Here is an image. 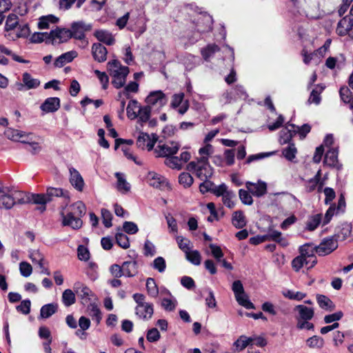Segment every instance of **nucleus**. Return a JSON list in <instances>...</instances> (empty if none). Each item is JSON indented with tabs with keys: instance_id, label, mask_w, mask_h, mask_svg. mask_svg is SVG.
Here are the masks:
<instances>
[{
	"instance_id": "18",
	"label": "nucleus",
	"mask_w": 353,
	"mask_h": 353,
	"mask_svg": "<svg viewBox=\"0 0 353 353\" xmlns=\"http://www.w3.org/2000/svg\"><path fill=\"white\" fill-rule=\"evenodd\" d=\"M60 108V99L58 97H49L41 105L40 108L45 112H54Z\"/></svg>"
},
{
	"instance_id": "56",
	"label": "nucleus",
	"mask_w": 353,
	"mask_h": 353,
	"mask_svg": "<svg viewBox=\"0 0 353 353\" xmlns=\"http://www.w3.org/2000/svg\"><path fill=\"white\" fill-rule=\"evenodd\" d=\"M177 305L176 299H171L168 298H163L161 301V306L166 311H173L175 310Z\"/></svg>"
},
{
	"instance_id": "63",
	"label": "nucleus",
	"mask_w": 353,
	"mask_h": 353,
	"mask_svg": "<svg viewBox=\"0 0 353 353\" xmlns=\"http://www.w3.org/2000/svg\"><path fill=\"white\" fill-rule=\"evenodd\" d=\"M305 258L302 256H297L292 261V267L295 272H299L304 265H305Z\"/></svg>"
},
{
	"instance_id": "31",
	"label": "nucleus",
	"mask_w": 353,
	"mask_h": 353,
	"mask_svg": "<svg viewBox=\"0 0 353 353\" xmlns=\"http://www.w3.org/2000/svg\"><path fill=\"white\" fill-rule=\"evenodd\" d=\"M88 313L92 317L93 321H95L99 324L102 319L101 312L97 305L95 303H90L88 306Z\"/></svg>"
},
{
	"instance_id": "54",
	"label": "nucleus",
	"mask_w": 353,
	"mask_h": 353,
	"mask_svg": "<svg viewBox=\"0 0 353 353\" xmlns=\"http://www.w3.org/2000/svg\"><path fill=\"white\" fill-rule=\"evenodd\" d=\"M31 41L33 43H41L46 41V43H51L50 33L47 32H38L32 35Z\"/></svg>"
},
{
	"instance_id": "17",
	"label": "nucleus",
	"mask_w": 353,
	"mask_h": 353,
	"mask_svg": "<svg viewBox=\"0 0 353 353\" xmlns=\"http://www.w3.org/2000/svg\"><path fill=\"white\" fill-rule=\"evenodd\" d=\"M338 150L337 148H330L327 151L325 155L323 163L330 167H335L339 169L341 165H339L338 161Z\"/></svg>"
},
{
	"instance_id": "50",
	"label": "nucleus",
	"mask_w": 353,
	"mask_h": 353,
	"mask_svg": "<svg viewBox=\"0 0 353 353\" xmlns=\"http://www.w3.org/2000/svg\"><path fill=\"white\" fill-rule=\"evenodd\" d=\"M117 243L123 249L130 247V241L128 236L123 233L118 232L115 235Z\"/></svg>"
},
{
	"instance_id": "4",
	"label": "nucleus",
	"mask_w": 353,
	"mask_h": 353,
	"mask_svg": "<svg viewBox=\"0 0 353 353\" xmlns=\"http://www.w3.org/2000/svg\"><path fill=\"white\" fill-rule=\"evenodd\" d=\"M232 290L239 305L248 310L254 309V305L248 299V296L245 293L244 288L241 281H234L232 285Z\"/></svg>"
},
{
	"instance_id": "44",
	"label": "nucleus",
	"mask_w": 353,
	"mask_h": 353,
	"mask_svg": "<svg viewBox=\"0 0 353 353\" xmlns=\"http://www.w3.org/2000/svg\"><path fill=\"white\" fill-rule=\"evenodd\" d=\"M185 256L188 261L195 265H199L201 263V256L197 250H189L185 253Z\"/></svg>"
},
{
	"instance_id": "26",
	"label": "nucleus",
	"mask_w": 353,
	"mask_h": 353,
	"mask_svg": "<svg viewBox=\"0 0 353 353\" xmlns=\"http://www.w3.org/2000/svg\"><path fill=\"white\" fill-rule=\"evenodd\" d=\"M57 303H48L43 305L40 310V316L42 319H48L57 312Z\"/></svg>"
},
{
	"instance_id": "40",
	"label": "nucleus",
	"mask_w": 353,
	"mask_h": 353,
	"mask_svg": "<svg viewBox=\"0 0 353 353\" xmlns=\"http://www.w3.org/2000/svg\"><path fill=\"white\" fill-rule=\"evenodd\" d=\"M46 195L48 198H50V201L53 196H63L66 199H69L68 192L63 191L61 188H56L50 187L47 189Z\"/></svg>"
},
{
	"instance_id": "33",
	"label": "nucleus",
	"mask_w": 353,
	"mask_h": 353,
	"mask_svg": "<svg viewBox=\"0 0 353 353\" xmlns=\"http://www.w3.org/2000/svg\"><path fill=\"white\" fill-rule=\"evenodd\" d=\"M4 134L8 139L14 141H18L25 137V132L10 128L5 130Z\"/></svg>"
},
{
	"instance_id": "5",
	"label": "nucleus",
	"mask_w": 353,
	"mask_h": 353,
	"mask_svg": "<svg viewBox=\"0 0 353 353\" xmlns=\"http://www.w3.org/2000/svg\"><path fill=\"white\" fill-rule=\"evenodd\" d=\"M168 99L167 96L161 90H156L150 92L148 96L145 99V102L148 105L152 108V106L157 105L159 108H161L166 105Z\"/></svg>"
},
{
	"instance_id": "37",
	"label": "nucleus",
	"mask_w": 353,
	"mask_h": 353,
	"mask_svg": "<svg viewBox=\"0 0 353 353\" xmlns=\"http://www.w3.org/2000/svg\"><path fill=\"white\" fill-rule=\"evenodd\" d=\"M306 345L310 348L321 349L324 345V340L322 337L314 335L306 340Z\"/></svg>"
},
{
	"instance_id": "35",
	"label": "nucleus",
	"mask_w": 353,
	"mask_h": 353,
	"mask_svg": "<svg viewBox=\"0 0 353 353\" xmlns=\"http://www.w3.org/2000/svg\"><path fill=\"white\" fill-rule=\"evenodd\" d=\"M75 292L72 290L67 289L62 294V302L65 306L69 307L74 304L76 301Z\"/></svg>"
},
{
	"instance_id": "24",
	"label": "nucleus",
	"mask_w": 353,
	"mask_h": 353,
	"mask_svg": "<svg viewBox=\"0 0 353 353\" xmlns=\"http://www.w3.org/2000/svg\"><path fill=\"white\" fill-rule=\"evenodd\" d=\"M122 266L125 276L132 277L138 273V265L136 261H125Z\"/></svg>"
},
{
	"instance_id": "64",
	"label": "nucleus",
	"mask_w": 353,
	"mask_h": 353,
	"mask_svg": "<svg viewBox=\"0 0 353 353\" xmlns=\"http://www.w3.org/2000/svg\"><path fill=\"white\" fill-rule=\"evenodd\" d=\"M123 228L125 232L129 234H134L139 230L137 225L132 221H125L123 225Z\"/></svg>"
},
{
	"instance_id": "32",
	"label": "nucleus",
	"mask_w": 353,
	"mask_h": 353,
	"mask_svg": "<svg viewBox=\"0 0 353 353\" xmlns=\"http://www.w3.org/2000/svg\"><path fill=\"white\" fill-rule=\"evenodd\" d=\"M115 176L117 179V188L122 193H126L130 190V185L123 178V174L120 172H116Z\"/></svg>"
},
{
	"instance_id": "42",
	"label": "nucleus",
	"mask_w": 353,
	"mask_h": 353,
	"mask_svg": "<svg viewBox=\"0 0 353 353\" xmlns=\"http://www.w3.org/2000/svg\"><path fill=\"white\" fill-rule=\"evenodd\" d=\"M299 255L303 258H309L312 256H315L314 252H316L315 248L312 246V244L305 243L299 247Z\"/></svg>"
},
{
	"instance_id": "45",
	"label": "nucleus",
	"mask_w": 353,
	"mask_h": 353,
	"mask_svg": "<svg viewBox=\"0 0 353 353\" xmlns=\"http://www.w3.org/2000/svg\"><path fill=\"white\" fill-rule=\"evenodd\" d=\"M250 337L242 335L234 342V345L237 350L241 351L246 347H250Z\"/></svg>"
},
{
	"instance_id": "21",
	"label": "nucleus",
	"mask_w": 353,
	"mask_h": 353,
	"mask_svg": "<svg viewBox=\"0 0 353 353\" xmlns=\"http://www.w3.org/2000/svg\"><path fill=\"white\" fill-rule=\"evenodd\" d=\"M77 57V52L76 51L72 50L67 52L61 54L55 59L54 65L56 68H61L65 64L71 62Z\"/></svg>"
},
{
	"instance_id": "59",
	"label": "nucleus",
	"mask_w": 353,
	"mask_h": 353,
	"mask_svg": "<svg viewBox=\"0 0 353 353\" xmlns=\"http://www.w3.org/2000/svg\"><path fill=\"white\" fill-rule=\"evenodd\" d=\"M235 194L233 191L230 190L225 195L222 196L223 203L225 206L229 208H232L234 206L233 199L235 198Z\"/></svg>"
},
{
	"instance_id": "20",
	"label": "nucleus",
	"mask_w": 353,
	"mask_h": 353,
	"mask_svg": "<svg viewBox=\"0 0 353 353\" xmlns=\"http://www.w3.org/2000/svg\"><path fill=\"white\" fill-rule=\"evenodd\" d=\"M135 310L136 314L139 318L148 320L150 319L153 314V305L152 303H147L145 304L137 305Z\"/></svg>"
},
{
	"instance_id": "9",
	"label": "nucleus",
	"mask_w": 353,
	"mask_h": 353,
	"mask_svg": "<svg viewBox=\"0 0 353 353\" xmlns=\"http://www.w3.org/2000/svg\"><path fill=\"white\" fill-rule=\"evenodd\" d=\"M245 187L249 192L256 197H261L267 193V183L261 180H258L256 183L247 181Z\"/></svg>"
},
{
	"instance_id": "60",
	"label": "nucleus",
	"mask_w": 353,
	"mask_h": 353,
	"mask_svg": "<svg viewBox=\"0 0 353 353\" xmlns=\"http://www.w3.org/2000/svg\"><path fill=\"white\" fill-rule=\"evenodd\" d=\"M156 254L154 245L149 240H146L143 246V254L146 256H153Z\"/></svg>"
},
{
	"instance_id": "38",
	"label": "nucleus",
	"mask_w": 353,
	"mask_h": 353,
	"mask_svg": "<svg viewBox=\"0 0 353 353\" xmlns=\"http://www.w3.org/2000/svg\"><path fill=\"white\" fill-rule=\"evenodd\" d=\"M219 47L216 44H209L205 48L201 49V54L205 61L212 57L215 52L219 51Z\"/></svg>"
},
{
	"instance_id": "62",
	"label": "nucleus",
	"mask_w": 353,
	"mask_h": 353,
	"mask_svg": "<svg viewBox=\"0 0 353 353\" xmlns=\"http://www.w3.org/2000/svg\"><path fill=\"white\" fill-rule=\"evenodd\" d=\"M283 296L292 300L301 301L305 298L306 294L301 292L287 290L286 292H283Z\"/></svg>"
},
{
	"instance_id": "23",
	"label": "nucleus",
	"mask_w": 353,
	"mask_h": 353,
	"mask_svg": "<svg viewBox=\"0 0 353 353\" xmlns=\"http://www.w3.org/2000/svg\"><path fill=\"white\" fill-rule=\"evenodd\" d=\"M12 195L15 204H25L31 202L30 196L24 192L19 191L12 188Z\"/></svg>"
},
{
	"instance_id": "1",
	"label": "nucleus",
	"mask_w": 353,
	"mask_h": 353,
	"mask_svg": "<svg viewBox=\"0 0 353 353\" xmlns=\"http://www.w3.org/2000/svg\"><path fill=\"white\" fill-rule=\"evenodd\" d=\"M86 207L85 204L78 201L70 205H66L60 211L61 224L73 230H79L83 225L82 217L85 214Z\"/></svg>"
},
{
	"instance_id": "16",
	"label": "nucleus",
	"mask_w": 353,
	"mask_h": 353,
	"mask_svg": "<svg viewBox=\"0 0 353 353\" xmlns=\"http://www.w3.org/2000/svg\"><path fill=\"white\" fill-rule=\"evenodd\" d=\"M108 50L106 48L99 43H94L92 46V54L95 61L99 63L104 62L107 59Z\"/></svg>"
},
{
	"instance_id": "14",
	"label": "nucleus",
	"mask_w": 353,
	"mask_h": 353,
	"mask_svg": "<svg viewBox=\"0 0 353 353\" xmlns=\"http://www.w3.org/2000/svg\"><path fill=\"white\" fill-rule=\"evenodd\" d=\"M296 134V125L288 123L279 132V142L281 145L290 143L293 136Z\"/></svg>"
},
{
	"instance_id": "51",
	"label": "nucleus",
	"mask_w": 353,
	"mask_h": 353,
	"mask_svg": "<svg viewBox=\"0 0 353 353\" xmlns=\"http://www.w3.org/2000/svg\"><path fill=\"white\" fill-rule=\"evenodd\" d=\"M102 221L104 226L107 228H110L112 225V214L110 210L102 208L101 210Z\"/></svg>"
},
{
	"instance_id": "25",
	"label": "nucleus",
	"mask_w": 353,
	"mask_h": 353,
	"mask_svg": "<svg viewBox=\"0 0 353 353\" xmlns=\"http://www.w3.org/2000/svg\"><path fill=\"white\" fill-rule=\"evenodd\" d=\"M316 301L321 308L330 312L334 310V304L327 296L323 294H317Z\"/></svg>"
},
{
	"instance_id": "57",
	"label": "nucleus",
	"mask_w": 353,
	"mask_h": 353,
	"mask_svg": "<svg viewBox=\"0 0 353 353\" xmlns=\"http://www.w3.org/2000/svg\"><path fill=\"white\" fill-rule=\"evenodd\" d=\"M348 23L347 17H345L342 19L337 24L336 32L339 35H345L348 32L349 29L347 28V24Z\"/></svg>"
},
{
	"instance_id": "29",
	"label": "nucleus",
	"mask_w": 353,
	"mask_h": 353,
	"mask_svg": "<svg viewBox=\"0 0 353 353\" xmlns=\"http://www.w3.org/2000/svg\"><path fill=\"white\" fill-rule=\"evenodd\" d=\"M151 114V107L150 105L139 106L137 112L138 121L139 123H145L149 121Z\"/></svg>"
},
{
	"instance_id": "3",
	"label": "nucleus",
	"mask_w": 353,
	"mask_h": 353,
	"mask_svg": "<svg viewBox=\"0 0 353 353\" xmlns=\"http://www.w3.org/2000/svg\"><path fill=\"white\" fill-rule=\"evenodd\" d=\"M188 170L195 173L200 180L208 179L213 174V169L210 166L207 157L197 159L196 161H191L188 165Z\"/></svg>"
},
{
	"instance_id": "34",
	"label": "nucleus",
	"mask_w": 353,
	"mask_h": 353,
	"mask_svg": "<svg viewBox=\"0 0 353 353\" xmlns=\"http://www.w3.org/2000/svg\"><path fill=\"white\" fill-rule=\"evenodd\" d=\"M325 87L321 85H316V86L312 90L308 101L314 103L315 104H319L321 102V94L324 90Z\"/></svg>"
},
{
	"instance_id": "12",
	"label": "nucleus",
	"mask_w": 353,
	"mask_h": 353,
	"mask_svg": "<svg viewBox=\"0 0 353 353\" xmlns=\"http://www.w3.org/2000/svg\"><path fill=\"white\" fill-rule=\"evenodd\" d=\"M91 29V26L89 24H85L83 21H77L74 22L71 26L70 32L72 34V37H74L76 39H83L85 37L84 32L85 31L90 30Z\"/></svg>"
},
{
	"instance_id": "46",
	"label": "nucleus",
	"mask_w": 353,
	"mask_h": 353,
	"mask_svg": "<svg viewBox=\"0 0 353 353\" xmlns=\"http://www.w3.org/2000/svg\"><path fill=\"white\" fill-rule=\"evenodd\" d=\"M19 24V18L18 16L15 14H10L8 15L5 28L6 30H12L15 29Z\"/></svg>"
},
{
	"instance_id": "10",
	"label": "nucleus",
	"mask_w": 353,
	"mask_h": 353,
	"mask_svg": "<svg viewBox=\"0 0 353 353\" xmlns=\"http://www.w3.org/2000/svg\"><path fill=\"white\" fill-rule=\"evenodd\" d=\"M72 36L70 30L67 29H56L50 32V41L53 45L66 42Z\"/></svg>"
},
{
	"instance_id": "41",
	"label": "nucleus",
	"mask_w": 353,
	"mask_h": 353,
	"mask_svg": "<svg viewBox=\"0 0 353 353\" xmlns=\"http://www.w3.org/2000/svg\"><path fill=\"white\" fill-rule=\"evenodd\" d=\"M321 221V214H317L309 218L306 223V229L309 231L314 230Z\"/></svg>"
},
{
	"instance_id": "2",
	"label": "nucleus",
	"mask_w": 353,
	"mask_h": 353,
	"mask_svg": "<svg viewBox=\"0 0 353 353\" xmlns=\"http://www.w3.org/2000/svg\"><path fill=\"white\" fill-rule=\"evenodd\" d=\"M108 70L112 77V83L114 87L117 89L122 88L129 73L128 67L121 65L118 60H113L108 63Z\"/></svg>"
},
{
	"instance_id": "43",
	"label": "nucleus",
	"mask_w": 353,
	"mask_h": 353,
	"mask_svg": "<svg viewBox=\"0 0 353 353\" xmlns=\"http://www.w3.org/2000/svg\"><path fill=\"white\" fill-rule=\"evenodd\" d=\"M146 288L148 294L152 297L157 296L159 294V289L157 285L152 278H148L146 281Z\"/></svg>"
},
{
	"instance_id": "52",
	"label": "nucleus",
	"mask_w": 353,
	"mask_h": 353,
	"mask_svg": "<svg viewBox=\"0 0 353 353\" xmlns=\"http://www.w3.org/2000/svg\"><path fill=\"white\" fill-rule=\"evenodd\" d=\"M239 196L241 202L248 205H251L253 203V199L250 192L248 190L240 189L239 190Z\"/></svg>"
},
{
	"instance_id": "55",
	"label": "nucleus",
	"mask_w": 353,
	"mask_h": 353,
	"mask_svg": "<svg viewBox=\"0 0 353 353\" xmlns=\"http://www.w3.org/2000/svg\"><path fill=\"white\" fill-rule=\"evenodd\" d=\"M176 240L179 248L185 252V254L190 250V241L188 239H185L181 236L176 237Z\"/></svg>"
},
{
	"instance_id": "13",
	"label": "nucleus",
	"mask_w": 353,
	"mask_h": 353,
	"mask_svg": "<svg viewBox=\"0 0 353 353\" xmlns=\"http://www.w3.org/2000/svg\"><path fill=\"white\" fill-rule=\"evenodd\" d=\"M294 311L297 312L295 316L296 322L299 321L311 320L314 316V310L312 307H308L304 305H298L294 307Z\"/></svg>"
},
{
	"instance_id": "22",
	"label": "nucleus",
	"mask_w": 353,
	"mask_h": 353,
	"mask_svg": "<svg viewBox=\"0 0 353 353\" xmlns=\"http://www.w3.org/2000/svg\"><path fill=\"white\" fill-rule=\"evenodd\" d=\"M94 36L99 41L104 43L108 46L113 45L115 41V39L112 33L107 30H97L94 32Z\"/></svg>"
},
{
	"instance_id": "61",
	"label": "nucleus",
	"mask_w": 353,
	"mask_h": 353,
	"mask_svg": "<svg viewBox=\"0 0 353 353\" xmlns=\"http://www.w3.org/2000/svg\"><path fill=\"white\" fill-rule=\"evenodd\" d=\"M323 184L319 181H316V179H310L307 181L305 188L308 192H312L316 188H318V191L320 192L322 188Z\"/></svg>"
},
{
	"instance_id": "36",
	"label": "nucleus",
	"mask_w": 353,
	"mask_h": 353,
	"mask_svg": "<svg viewBox=\"0 0 353 353\" xmlns=\"http://www.w3.org/2000/svg\"><path fill=\"white\" fill-rule=\"evenodd\" d=\"M58 21V18L54 15L50 14L47 16H43L39 19L38 23V28L41 30L47 29L49 28L50 23H55Z\"/></svg>"
},
{
	"instance_id": "47",
	"label": "nucleus",
	"mask_w": 353,
	"mask_h": 353,
	"mask_svg": "<svg viewBox=\"0 0 353 353\" xmlns=\"http://www.w3.org/2000/svg\"><path fill=\"white\" fill-rule=\"evenodd\" d=\"M139 90V84L135 81L130 82L125 89L119 93V97L124 95L127 99L130 98L129 92H137Z\"/></svg>"
},
{
	"instance_id": "30",
	"label": "nucleus",
	"mask_w": 353,
	"mask_h": 353,
	"mask_svg": "<svg viewBox=\"0 0 353 353\" xmlns=\"http://www.w3.org/2000/svg\"><path fill=\"white\" fill-rule=\"evenodd\" d=\"M232 224L236 228H243L246 225L245 217L241 210L235 211L232 214Z\"/></svg>"
},
{
	"instance_id": "8",
	"label": "nucleus",
	"mask_w": 353,
	"mask_h": 353,
	"mask_svg": "<svg viewBox=\"0 0 353 353\" xmlns=\"http://www.w3.org/2000/svg\"><path fill=\"white\" fill-rule=\"evenodd\" d=\"M157 141V137L154 134L151 135L145 132H141L137 140V145L142 150L148 149L150 151L153 149L155 143Z\"/></svg>"
},
{
	"instance_id": "7",
	"label": "nucleus",
	"mask_w": 353,
	"mask_h": 353,
	"mask_svg": "<svg viewBox=\"0 0 353 353\" xmlns=\"http://www.w3.org/2000/svg\"><path fill=\"white\" fill-rule=\"evenodd\" d=\"M180 147V144L176 141H169L163 145H159L155 148L154 152L158 157H170L176 154Z\"/></svg>"
},
{
	"instance_id": "58",
	"label": "nucleus",
	"mask_w": 353,
	"mask_h": 353,
	"mask_svg": "<svg viewBox=\"0 0 353 353\" xmlns=\"http://www.w3.org/2000/svg\"><path fill=\"white\" fill-rule=\"evenodd\" d=\"M152 266L154 269L162 273L165 270L166 263L162 256H158L154 260Z\"/></svg>"
},
{
	"instance_id": "48",
	"label": "nucleus",
	"mask_w": 353,
	"mask_h": 353,
	"mask_svg": "<svg viewBox=\"0 0 353 353\" xmlns=\"http://www.w3.org/2000/svg\"><path fill=\"white\" fill-rule=\"evenodd\" d=\"M194 179L188 172H182L179 176V182L184 188H189L193 183Z\"/></svg>"
},
{
	"instance_id": "19",
	"label": "nucleus",
	"mask_w": 353,
	"mask_h": 353,
	"mask_svg": "<svg viewBox=\"0 0 353 353\" xmlns=\"http://www.w3.org/2000/svg\"><path fill=\"white\" fill-rule=\"evenodd\" d=\"M147 179L150 185L156 188H162L168 183L164 176L154 172H148Z\"/></svg>"
},
{
	"instance_id": "53",
	"label": "nucleus",
	"mask_w": 353,
	"mask_h": 353,
	"mask_svg": "<svg viewBox=\"0 0 353 353\" xmlns=\"http://www.w3.org/2000/svg\"><path fill=\"white\" fill-rule=\"evenodd\" d=\"M296 152L297 150L294 144L290 143V145L283 150V155L288 161H292L296 157Z\"/></svg>"
},
{
	"instance_id": "39",
	"label": "nucleus",
	"mask_w": 353,
	"mask_h": 353,
	"mask_svg": "<svg viewBox=\"0 0 353 353\" xmlns=\"http://www.w3.org/2000/svg\"><path fill=\"white\" fill-rule=\"evenodd\" d=\"M139 108L138 101L136 100H131L129 101L126 108L127 116L130 119H134L137 117V112Z\"/></svg>"
},
{
	"instance_id": "49",
	"label": "nucleus",
	"mask_w": 353,
	"mask_h": 353,
	"mask_svg": "<svg viewBox=\"0 0 353 353\" xmlns=\"http://www.w3.org/2000/svg\"><path fill=\"white\" fill-rule=\"evenodd\" d=\"M339 94L341 99L345 103H350L352 102L353 98L352 97V92L347 86H343L340 88Z\"/></svg>"
},
{
	"instance_id": "6",
	"label": "nucleus",
	"mask_w": 353,
	"mask_h": 353,
	"mask_svg": "<svg viewBox=\"0 0 353 353\" xmlns=\"http://www.w3.org/2000/svg\"><path fill=\"white\" fill-rule=\"evenodd\" d=\"M337 247V240L331 236L324 239L319 245L315 247V250L319 255L325 256L335 250Z\"/></svg>"
},
{
	"instance_id": "11",
	"label": "nucleus",
	"mask_w": 353,
	"mask_h": 353,
	"mask_svg": "<svg viewBox=\"0 0 353 353\" xmlns=\"http://www.w3.org/2000/svg\"><path fill=\"white\" fill-rule=\"evenodd\" d=\"M75 294L83 301H90L91 296L94 295L92 291L84 283L77 281L73 286Z\"/></svg>"
},
{
	"instance_id": "15",
	"label": "nucleus",
	"mask_w": 353,
	"mask_h": 353,
	"mask_svg": "<svg viewBox=\"0 0 353 353\" xmlns=\"http://www.w3.org/2000/svg\"><path fill=\"white\" fill-rule=\"evenodd\" d=\"M70 182L71 185L78 191H82L84 187V181L83 177L75 168H70Z\"/></svg>"
},
{
	"instance_id": "28",
	"label": "nucleus",
	"mask_w": 353,
	"mask_h": 353,
	"mask_svg": "<svg viewBox=\"0 0 353 353\" xmlns=\"http://www.w3.org/2000/svg\"><path fill=\"white\" fill-rule=\"evenodd\" d=\"M22 81L25 83L26 90L35 89L40 85V81L33 78L28 72H24L22 74Z\"/></svg>"
},
{
	"instance_id": "27",
	"label": "nucleus",
	"mask_w": 353,
	"mask_h": 353,
	"mask_svg": "<svg viewBox=\"0 0 353 353\" xmlns=\"http://www.w3.org/2000/svg\"><path fill=\"white\" fill-rule=\"evenodd\" d=\"M31 202L35 204L41 205L39 210L43 212L46 210V204L50 201V198H48L46 194H30Z\"/></svg>"
}]
</instances>
